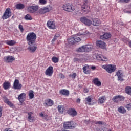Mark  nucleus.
I'll use <instances>...</instances> for the list:
<instances>
[{
    "label": "nucleus",
    "mask_w": 131,
    "mask_h": 131,
    "mask_svg": "<svg viewBox=\"0 0 131 131\" xmlns=\"http://www.w3.org/2000/svg\"><path fill=\"white\" fill-rule=\"evenodd\" d=\"M27 41L29 47L28 48V50L30 53H34L36 50H37V46H36V34L33 32L29 33L26 37Z\"/></svg>",
    "instance_id": "nucleus-1"
},
{
    "label": "nucleus",
    "mask_w": 131,
    "mask_h": 131,
    "mask_svg": "<svg viewBox=\"0 0 131 131\" xmlns=\"http://www.w3.org/2000/svg\"><path fill=\"white\" fill-rule=\"evenodd\" d=\"M80 20L82 23H83L85 25L87 26H91L93 25V26H100L102 24V21L99 18H93L92 21L88 19L86 17L83 16L80 18Z\"/></svg>",
    "instance_id": "nucleus-2"
},
{
    "label": "nucleus",
    "mask_w": 131,
    "mask_h": 131,
    "mask_svg": "<svg viewBox=\"0 0 131 131\" xmlns=\"http://www.w3.org/2000/svg\"><path fill=\"white\" fill-rule=\"evenodd\" d=\"M81 9L84 13H90L91 7L89 5V1L83 0L81 4Z\"/></svg>",
    "instance_id": "nucleus-3"
},
{
    "label": "nucleus",
    "mask_w": 131,
    "mask_h": 131,
    "mask_svg": "<svg viewBox=\"0 0 131 131\" xmlns=\"http://www.w3.org/2000/svg\"><path fill=\"white\" fill-rule=\"evenodd\" d=\"M39 7L37 5L31 6L28 7V11L30 14H36V15H38L39 14Z\"/></svg>",
    "instance_id": "nucleus-4"
},
{
    "label": "nucleus",
    "mask_w": 131,
    "mask_h": 131,
    "mask_svg": "<svg viewBox=\"0 0 131 131\" xmlns=\"http://www.w3.org/2000/svg\"><path fill=\"white\" fill-rule=\"evenodd\" d=\"M77 126L76 123L73 122V121L64 122L63 123V128L65 129H73Z\"/></svg>",
    "instance_id": "nucleus-5"
},
{
    "label": "nucleus",
    "mask_w": 131,
    "mask_h": 131,
    "mask_svg": "<svg viewBox=\"0 0 131 131\" xmlns=\"http://www.w3.org/2000/svg\"><path fill=\"white\" fill-rule=\"evenodd\" d=\"M103 69H105L108 73H112L116 70V66L112 64H107L102 66Z\"/></svg>",
    "instance_id": "nucleus-6"
},
{
    "label": "nucleus",
    "mask_w": 131,
    "mask_h": 131,
    "mask_svg": "<svg viewBox=\"0 0 131 131\" xmlns=\"http://www.w3.org/2000/svg\"><path fill=\"white\" fill-rule=\"evenodd\" d=\"M62 8L66 12H73L75 8L73 5L70 3H65L62 6Z\"/></svg>",
    "instance_id": "nucleus-7"
},
{
    "label": "nucleus",
    "mask_w": 131,
    "mask_h": 131,
    "mask_svg": "<svg viewBox=\"0 0 131 131\" xmlns=\"http://www.w3.org/2000/svg\"><path fill=\"white\" fill-rule=\"evenodd\" d=\"M12 16V11H11V8H7L4 12L2 18L3 20H7L9 19Z\"/></svg>",
    "instance_id": "nucleus-8"
},
{
    "label": "nucleus",
    "mask_w": 131,
    "mask_h": 131,
    "mask_svg": "<svg viewBox=\"0 0 131 131\" xmlns=\"http://www.w3.org/2000/svg\"><path fill=\"white\" fill-rule=\"evenodd\" d=\"M53 10V7L51 5H48L46 7L41 8L39 10V14H46V13H49L50 11Z\"/></svg>",
    "instance_id": "nucleus-9"
},
{
    "label": "nucleus",
    "mask_w": 131,
    "mask_h": 131,
    "mask_svg": "<svg viewBox=\"0 0 131 131\" xmlns=\"http://www.w3.org/2000/svg\"><path fill=\"white\" fill-rule=\"evenodd\" d=\"M13 88L14 90H21L22 89V84L20 83L19 80L15 79L13 82Z\"/></svg>",
    "instance_id": "nucleus-10"
},
{
    "label": "nucleus",
    "mask_w": 131,
    "mask_h": 131,
    "mask_svg": "<svg viewBox=\"0 0 131 131\" xmlns=\"http://www.w3.org/2000/svg\"><path fill=\"white\" fill-rule=\"evenodd\" d=\"M124 99H125V97L121 95H117L112 98V101H113L114 103H119V102L121 101H124Z\"/></svg>",
    "instance_id": "nucleus-11"
},
{
    "label": "nucleus",
    "mask_w": 131,
    "mask_h": 131,
    "mask_svg": "<svg viewBox=\"0 0 131 131\" xmlns=\"http://www.w3.org/2000/svg\"><path fill=\"white\" fill-rule=\"evenodd\" d=\"M67 113L72 117H74V116H76L77 115V112L75 110V108H70L67 110Z\"/></svg>",
    "instance_id": "nucleus-12"
},
{
    "label": "nucleus",
    "mask_w": 131,
    "mask_h": 131,
    "mask_svg": "<svg viewBox=\"0 0 131 131\" xmlns=\"http://www.w3.org/2000/svg\"><path fill=\"white\" fill-rule=\"evenodd\" d=\"M53 69L54 68H53V67H49L45 71V75H47V76H52L53 75V74L54 73Z\"/></svg>",
    "instance_id": "nucleus-13"
},
{
    "label": "nucleus",
    "mask_w": 131,
    "mask_h": 131,
    "mask_svg": "<svg viewBox=\"0 0 131 131\" xmlns=\"http://www.w3.org/2000/svg\"><path fill=\"white\" fill-rule=\"evenodd\" d=\"M47 25L49 29H56V23L54 21L48 20Z\"/></svg>",
    "instance_id": "nucleus-14"
},
{
    "label": "nucleus",
    "mask_w": 131,
    "mask_h": 131,
    "mask_svg": "<svg viewBox=\"0 0 131 131\" xmlns=\"http://www.w3.org/2000/svg\"><path fill=\"white\" fill-rule=\"evenodd\" d=\"M116 75L118 76V80L120 81H123V80H124V79H123V73L121 70H119L116 72Z\"/></svg>",
    "instance_id": "nucleus-15"
},
{
    "label": "nucleus",
    "mask_w": 131,
    "mask_h": 131,
    "mask_svg": "<svg viewBox=\"0 0 131 131\" xmlns=\"http://www.w3.org/2000/svg\"><path fill=\"white\" fill-rule=\"evenodd\" d=\"M45 107H52L54 105V101L51 99L45 100V103L43 104Z\"/></svg>",
    "instance_id": "nucleus-16"
},
{
    "label": "nucleus",
    "mask_w": 131,
    "mask_h": 131,
    "mask_svg": "<svg viewBox=\"0 0 131 131\" xmlns=\"http://www.w3.org/2000/svg\"><path fill=\"white\" fill-rule=\"evenodd\" d=\"M18 100L20 103H23L26 100V93H22L18 95Z\"/></svg>",
    "instance_id": "nucleus-17"
},
{
    "label": "nucleus",
    "mask_w": 131,
    "mask_h": 131,
    "mask_svg": "<svg viewBox=\"0 0 131 131\" xmlns=\"http://www.w3.org/2000/svg\"><path fill=\"white\" fill-rule=\"evenodd\" d=\"M96 58L97 60H98V61H106L108 60V59L107 57L99 54H96L95 55Z\"/></svg>",
    "instance_id": "nucleus-18"
},
{
    "label": "nucleus",
    "mask_w": 131,
    "mask_h": 131,
    "mask_svg": "<svg viewBox=\"0 0 131 131\" xmlns=\"http://www.w3.org/2000/svg\"><path fill=\"white\" fill-rule=\"evenodd\" d=\"M4 61L6 63H12L13 61H15V58L13 56H8L4 57Z\"/></svg>",
    "instance_id": "nucleus-19"
},
{
    "label": "nucleus",
    "mask_w": 131,
    "mask_h": 131,
    "mask_svg": "<svg viewBox=\"0 0 131 131\" xmlns=\"http://www.w3.org/2000/svg\"><path fill=\"white\" fill-rule=\"evenodd\" d=\"M96 45L97 47H99L103 50L106 48V43L103 41H97L96 42Z\"/></svg>",
    "instance_id": "nucleus-20"
},
{
    "label": "nucleus",
    "mask_w": 131,
    "mask_h": 131,
    "mask_svg": "<svg viewBox=\"0 0 131 131\" xmlns=\"http://www.w3.org/2000/svg\"><path fill=\"white\" fill-rule=\"evenodd\" d=\"M111 37V34L110 33H105L103 35L100 36V39L104 40L105 39H108Z\"/></svg>",
    "instance_id": "nucleus-21"
},
{
    "label": "nucleus",
    "mask_w": 131,
    "mask_h": 131,
    "mask_svg": "<svg viewBox=\"0 0 131 131\" xmlns=\"http://www.w3.org/2000/svg\"><path fill=\"white\" fill-rule=\"evenodd\" d=\"M60 95H62V96H67L68 97L69 96V91L66 89H61L59 91Z\"/></svg>",
    "instance_id": "nucleus-22"
},
{
    "label": "nucleus",
    "mask_w": 131,
    "mask_h": 131,
    "mask_svg": "<svg viewBox=\"0 0 131 131\" xmlns=\"http://www.w3.org/2000/svg\"><path fill=\"white\" fill-rule=\"evenodd\" d=\"M32 114H33V113L31 112L28 113V119L29 122H33V121H34V117L32 116Z\"/></svg>",
    "instance_id": "nucleus-23"
},
{
    "label": "nucleus",
    "mask_w": 131,
    "mask_h": 131,
    "mask_svg": "<svg viewBox=\"0 0 131 131\" xmlns=\"http://www.w3.org/2000/svg\"><path fill=\"white\" fill-rule=\"evenodd\" d=\"M5 43L8 46H13L17 43V42L13 40H9L5 41Z\"/></svg>",
    "instance_id": "nucleus-24"
},
{
    "label": "nucleus",
    "mask_w": 131,
    "mask_h": 131,
    "mask_svg": "<svg viewBox=\"0 0 131 131\" xmlns=\"http://www.w3.org/2000/svg\"><path fill=\"white\" fill-rule=\"evenodd\" d=\"M93 82L94 84L97 85V86H101V85H102V83L101 81H99V78H98L93 79Z\"/></svg>",
    "instance_id": "nucleus-25"
},
{
    "label": "nucleus",
    "mask_w": 131,
    "mask_h": 131,
    "mask_svg": "<svg viewBox=\"0 0 131 131\" xmlns=\"http://www.w3.org/2000/svg\"><path fill=\"white\" fill-rule=\"evenodd\" d=\"M3 86L4 90H9V88L10 86H11V83H10L9 81H5L3 83Z\"/></svg>",
    "instance_id": "nucleus-26"
},
{
    "label": "nucleus",
    "mask_w": 131,
    "mask_h": 131,
    "mask_svg": "<svg viewBox=\"0 0 131 131\" xmlns=\"http://www.w3.org/2000/svg\"><path fill=\"white\" fill-rule=\"evenodd\" d=\"M83 72L85 74H90L91 71L89 70L90 69V67L89 66H86L82 68Z\"/></svg>",
    "instance_id": "nucleus-27"
},
{
    "label": "nucleus",
    "mask_w": 131,
    "mask_h": 131,
    "mask_svg": "<svg viewBox=\"0 0 131 131\" xmlns=\"http://www.w3.org/2000/svg\"><path fill=\"white\" fill-rule=\"evenodd\" d=\"M25 8V5L22 3L17 4L16 5V9L17 10H23Z\"/></svg>",
    "instance_id": "nucleus-28"
},
{
    "label": "nucleus",
    "mask_w": 131,
    "mask_h": 131,
    "mask_svg": "<svg viewBox=\"0 0 131 131\" xmlns=\"http://www.w3.org/2000/svg\"><path fill=\"white\" fill-rule=\"evenodd\" d=\"M118 111L119 113H121L122 114H124L126 113V110L123 107V106H120L118 108Z\"/></svg>",
    "instance_id": "nucleus-29"
},
{
    "label": "nucleus",
    "mask_w": 131,
    "mask_h": 131,
    "mask_svg": "<svg viewBox=\"0 0 131 131\" xmlns=\"http://www.w3.org/2000/svg\"><path fill=\"white\" fill-rule=\"evenodd\" d=\"M58 111L59 113H63L64 112V110H65V107L63 105H60L57 107Z\"/></svg>",
    "instance_id": "nucleus-30"
},
{
    "label": "nucleus",
    "mask_w": 131,
    "mask_h": 131,
    "mask_svg": "<svg viewBox=\"0 0 131 131\" xmlns=\"http://www.w3.org/2000/svg\"><path fill=\"white\" fill-rule=\"evenodd\" d=\"M105 101H106V96H102L100 97H99L98 99V102L100 104H103V103H105Z\"/></svg>",
    "instance_id": "nucleus-31"
},
{
    "label": "nucleus",
    "mask_w": 131,
    "mask_h": 131,
    "mask_svg": "<svg viewBox=\"0 0 131 131\" xmlns=\"http://www.w3.org/2000/svg\"><path fill=\"white\" fill-rule=\"evenodd\" d=\"M40 117H42L43 119H45L46 121H48L49 120V117H48V115L43 114V113H41L39 114Z\"/></svg>",
    "instance_id": "nucleus-32"
},
{
    "label": "nucleus",
    "mask_w": 131,
    "mask_h": 131,
    "mask_svg": "<svg viewBox=\"0 0 131 131\" xmlns=\"http://www.w3.org/2000/svg\"><path fill=\"white\" fill-rule=\"evenodd\" d=\"M28 96L30 99H33L34 98V92L32 90H30Z\"/></svg>",
    "instance_id": "nucleus-33"
},
{
    "label": "nucleus",
    "mask_w": 131,
    "mask_h": 131,
    "mask_svg": "<svg viewBox=\"0 0 131 131\" xmlns=\"http://www.w3.org/2000/svg\"><path fill=\"white\" fill-rule=\"evenodd\" d=\"M76 51L78 52V53H82L83 52H85L84 45L79 47L78 49H77Z\"/></svg>",
    "instance_id": "nucleus-34"
},
{
    "label": "nucleus",
    "mask_w": 131,
    "mask_h": 131,
    "mask_svg": "<svg viewBox=\"0 0 131 131\" xmlns=\"http://www.w3.org/2000/svg\"><path fill=\"white\" fill-rule=\"evenodd\" d=\"M85 52H91L92 51V47L90 45H84Z\"/></svg>",
    "instance_id": "nucleus-35"
},
{
    "label": "nucleus",
    "mask_w": 131,
    "mask_h": 131,
    "mask_svg": "<svg viewBox=\"0 0 131 131\" xmlns=\"http://www.w3.org/2000/svg\"><path fill=\"white\" fill-rule=\"evenodd\" d=\"M86 102H85V104H88V105H91V103L92 102V97L91 96H88L85 98Z\"/></svg>",
    "instance_id": "nucleus-36"
},
{
    "label": "nucleus",
    "mask_w": 131,
    "mask_h": 131,
    "mask_svg": "<svg viewBox=\"0 0 131 131\" xmlns=\"http://www.w3.org/2000/svg\"><path fill=\"white\" fill-rule=\"evenodd\" d=\"M68 42L70 45H74V43H75L74 37L69 38L68 40Z\"/></svg>",
    "instance_id": "nucleus-37"
},
{
    "label": "nucleus",
    "mask_w": 131,
    "mask_h": 131,
    "mask_svg": "<svg viewBox=\"0 0 131 131\" xmlns=\"http://www.w3.org/2000/svg\"><path fill=\"white\" fill-rule=\"evenodd\" d=\"M125 92L126 94H128V95H130V96H131V87L127 86L125 88Z\"/></svg>",
    "instance_id": "nucleus-38"
},
{
    "label": "nucleus",
    "mask_w": 131,
    "mask_h": 131,
    "mask_svg": "<svg viewBox=\"0 0 131 131\" xmlns=\"http://www.w3.org/2000/svg\"><path fill=\"white\" fill-rule=\"evenodd\" d=\"M74 38L75 40V43L79 42V41H80V40H81V39H80V38L79 37H78L77 35L74 36Z\"/></svg>",
    "instance_id": "nucleus-39"
},
{
    "label": "nucleus",
    "mask_w": 131,
    "mask_h": 131,
    "mask_svg": "<svg viewBox=\"0 0 131 131\" xmlns=\"http://www.w3.org/2000/svg\"><path fill=\"white\" fill-rule=\"evenodd\" d=\"M52 61L53 62V63H58L59 62V58L54 56L52 58Z\"/></svg>",
    "instance_id": "nucleus-40"
},
{
    "label": "nucleus",
    "mask_w": 131,
    "mask_h": 131,
    "mask_svg": "<svg viewBox=\"0 0 131 131\" xmlns=\"http://www.w3.org/2000/svg\"><path fill=\"white\" fill-rule=\"evenodd\" d=\"M130 2V0H119L118 2L121 4H127Z\"/></svg>",
    "instance_id": "nucleus-41"
},
{
    "label": "nucleus",
    "mask_w": 131,
    "mask_h": 131,
    "mask_svg": "<svg viewBox=\"0 0 131 131\" xmlns=\"http://www.w3.org/2000/svg\"><path fill=\"white\" fill-rule=\"evenodd\" d=\"M76 76H77L76 73H73V74L69 75V77H71L72 79H75V78H76Z\"/></svg>",
    "instance_id": "nucleus-42"
},
{
    "label": "nucleus",
    "mask_w": 131,
    "mask_h": 131,
    "mask_svg": "<svg viewBox=\"0 0 131 131\" xmlns=\"http://www.w3.org/2000/svg\"><path fill=\"white\" fill-rule=\"evenodd\" d=\"M47 3V0H39V5H46Z\"/></svg>",
    "instance_id": "nucleus-43"
},
{
    "label": "nucleus",
    "mask_w": 131,
    "mask_h": 131,
    "mask_svg": "<svg viewBox=\"0 0 131 131\" xmlns=\"http://www.w3.org/2000/svg\"><path fill=\"white\" fill-rule=\"evenodd\" d=\"M25 19L26 20H32V17H31V16H30L29 14H27L25 16Z\"/></svg>",
    "instance_id": "nucleus-44"
},
{
    "label": "nucleus",
    "mask_w": 131,
    "mask_h": 131,
    "mask_svg": "<svg viewBox=\"0 0 131 131\" xmlns=\"http://www.w3.org/2000/svg\"><path fill=\"white\" fill-rule=\"evenodd\" d=\"M6 104L8 105L10 108H14V104H13V103H12L11 101H8Z\"/></svg>",
    "instance_id": "nucleus-45"
},
{
    "label": "nucleus",
    "mask_w": 131,
    "mask_h": 131,
    "mask_svg": "<svg viewBox=\"0 0 131 131\" xmlns=\"http://www.w3.org/2000/svg\"><path fill=\"white\" fill-rule=\"evenodd\" d=\"M59 36H60V35L58 34H56L54 36L53 39H52L53 41H55V40H56V39L58 38V37H59Z\"/></svg>",
    "instance_id": "nucleus-46"
},
{
    "label": "nucleus",
    "mask_w": 131,
    "mask_h": 131,
    "mask_svg": "<svg viewBox=\"0 0 131 131\" xmlns=\"http://www.w3.org/2000/svg\"><path fill=\"white\" fill-rule=\"evenodd\" d=\"M125 108H126L127 110H131V103L127 104L125 106Z\"/></svg>",
    "instance_id": "nucleus-47"
},
{
    "label": "nucleus",
    "mask_w": 131,
    "mask_h": 131,
    "mask_svg": "<svg viewBox=\"0 0 131 131\" xmlns=\"http://www.w3.org/2000/svg\"><path fill=\"white\" fill-rule=\"evenodd\" d=\"M18 28L19 30H20V32H23V31H24V29L23 28V26L22 25H19Z\"/></svg>",
    "instance_id": "nucleus-48"
},
{
    "label": "nucleus",
    "mask_w": 131,
    "mask_h": 131,
    "mask_svg": "<svg viewBox=\"0 0 131 131\" xmlns=\"http://www.w3.org/2000/svg\"><path fill=\"white\" fill-rule=\"evenodd\" d=\"M3 101L6 104L7 103V102H8L9 101V99H8V98H7V97H3Z\"/></svg>",
    "instance_id": "nucleus-49"
},
{
    "label": "nucleus",
    "mask_w": 131,
    "mask_h": 131,
    "mask_svg": "<svg viewBox=\"0 0 131 131\" xmlns=\"http://www.w3.org/2000/svg\"><path fill=\"white\" fill-rule=\"evenodd\" d=\"M79 61H81V59L78 58H74V62H78Z\"/></svg>",
    "instance_id": "nucleus-50"
},
{
    "label": "nucleus",
    "mask_w": 131,
    "mask_h": 131,
    "mask_svg": "<svg viewBox=\"0 0 131 131\" xmlns=\"http://www.w3.org/2000/svg\"><path fill=\"white\" fill-rule=\"evenodd\" d=\"M95 123V124H99L100 125L104 124V123H103V122H102L101 121H97Z\"/></svg>",
    "instance_id": "nucleus-51"
},
{
    "label": "nucleus",
    "mask_w": 131,
    "mask_h": 131,
    "mask_svg": "<svg viewBox=\"0 0 131 131\" xmlns=\"http://www.w3.org/2000/svg\"><path fill=\"white\" fill-rule=\"evenodd\" d=\"M3 115V107H0V117Z\"/></svg>",
    "instance_id": "nucleus-52"
},
{
    "label": "nucleus",
    "mask_w": 131,
    "mask_h": 131,
    "mask_svg": "<svg viewBox=\"0 0 131 131\" xmlns=\"http://www.w3.org/2000/svg\"><path fill=\"white\" fill-rule=\"evenodd\" d=\"M59 76L61 77V78H65V75H64V74L62 73L59 74Z\"/></svg>",
    "instance_id": "nucleus-53"
},
{
    "label": "nucleus",
    "mask_w": 131,
    "mask_h": 131,
    "mask_svg": "<svg viewBox=\"0 0 131 131\" xmlns=\"http://www.w3.org/2000/svg\"><path fill=\"white\" fill-rule=\"evenodd\" d=\"M83 92H84V93H88L89 92V89H88L87 88H85L84 89V91Z\"/></svg>",
    "instance_id": "nucleus-54"
},
{
    "label": "nucleus",
    "mask_w": 131,
    "mask_h": 131,
    "mask_svg": "<svg viewBox=\"0 0 131 131\" xmlns=\"http://www.w3.org/2000/svg\"><path fill=\"white\" fill-rule=\"evenodd\" d=\"M76 102L79 104V103H80V99L79 98L77 99Z\"/></svg>",
    "instance_id": "nucleus-55"
},
{
    "label": "nucleus",
    "mask_w": 131,
    "mask_h": 131,
    "mask_svg": "<svg viewBox=\"0 0 131 131\" xmlns=\"http://www.w3.org/2000/svg\"><path fill=\"white\" fill-rule=\"evenodd\" d=\"M91 69H92V70H95V69H96V67L92 66L91 67Z\"/></svg>",
    "instance_id": "nucleus-56"
},
{
    "label": "nucleus",
    "mask_w": 131,
    "mask_h": 131,
    "mask_svg": "<svg viewBox=\"0 0 131 131\" xmlns=\"http://www.w3.org/2000/svg\"><path fill=\"white\" fill-rule=\"evenodd\" d=\"M126 13H128L129 14H131V11H126Z\"/></svg>",
    "instance_id": "nucleus-57"
},
{
    "label": "nucleus",
    "mask_w": 131,
    "mask_h": 131,
    "mask_svg": "<svg viewBox=\"0 0 131 131\" xmlns=\"http://www.w3.org/2000/svg\"><path fill=\"white\" fill-rule=\"evenodd\" d=\"M81 35H83V36L84 37V36L85 35V34H84V35L81 34Z\"/></svg>",
    "instance_id": "nucleus-58"
},
{
    "label": "nucleus",
    "mask_w": 131,
    "mask_h": 131,
    "mask_svg": "<svg viewBox=\"0 0 131 131\" xmlns=\"http://www.w3.org/2000/svg\"><path fill=\"white\" fill-rule=\"evenodd\" d=\"M108 131H112V130H111V129H109Z\"/></svg>",
    "instance_id": "nucleus-59"
},
{
    "label": "nucleus",
    "mask_w": 131,
    "mask_h": 131,
    "mask_svg": "<svg viewBox=\"0 0 131 131\" xmlns=\"http://www.w3.org/2000/svg\"><path fill=\"white\" fill-rule=\"evenodd\" d=\"M47 80H49V79H46Z\"/></svg>",
    "instance_id": "nucleus-60"
},
{
    "label": "nucleus",
    "mask_w": 131,
    "mask_h": 131,
    "mask_svg": "<svg viewBox=\"0 0 131 131\" xmlns=\"http://www.w3.org/2000/svg\"><path fill=\"white\" fill-rule=\"evenodd\" d=\"M0 57H1V54H0Z\"/></svg>",
    "instance_id": "nucleus-61"
}]
</instances>
